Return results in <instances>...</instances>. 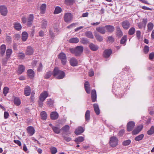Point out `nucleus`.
I'll use <instances>...</instances> for the list:
<instances>
[{
	"mask_svg": "<svg viewBox=\"0 0 154 154\" xmlns=\"http://www.w3.org/2000/svg\"><path fill=\"white\" fill-rule=\"evenodd\" d=\"M53 75L58 79H61L65 77V73L63 71L60 70L58 68L56 67L54 70Z\"/></svg>",
	"mask_w": 154,
	"mask_h": 154,
	"instance_id": "nucleus-1",
	"label": "nucleus"
},
{
	"mask_svg": "<svg viewBox=\"0 0 154 154\" xmlns=\"http://www.w3.org/2000/svg\"><path fill=\"white\" fill-rule=\"evenodd\" d=\"M84 48L82 46H77L75 48H71L70 51L72 54H74L76 56H79L83 52Z\"/></svg>",
	"mask_w": 154,
	"mask_h": 154,
	"instance_id": "nucleus-2",
	"label": "nucleus"
},
{
	"mask_svg": "<svg viewBox=\"0 0 154 154\" xmlns=\"http://www.w3.org/2000/svg\"><path fill=\"white\" fill-rule=\"evenodd\" d=\"M58 58L61 61V63L63 65H65L66 62V54L63 53L61 52L58 55Z\"/></svg>",
	"mask_w": 154,
	"mask_h": 154,
	"instance_id": "nucleus-3",
	"label": "nucleus"
},
{
	"mask_svg": "<svg viewBox=\"0 0 154 154\" xmlns=\"http://www.w3.org/2000/svg\"><path fill=\"white\" fill-rule=\"evenodd\" d=\"M118 140L116 137H113L110 138L109 143L111 146L115 147L118 144Z\"/></svg>",
	"mask_w": 154,
	"mask_h": 154,
	"instance_id": "nucleus-4",
	"label": "nucleus"
},
{
	"mask_svg": "<svg viewBox=\"0 0 154 154\" xmlns=\"http://www.w3.org/2000/svg\"><path fill=\"white\" fill-rule=\"evenodd\" d=\"M72 15L71 13H67L65 14L64 20L66 22H70L72 19Z\"/></svg>",
	"mask_w": 154,
	"mask_h": 154,
	"instance_id": "nucleus-5",
	"label": "nucleus"
},
{
	"mask_svg": "<svg viewBox=\"0 0 154 154\" xmlns=\"http://www.w3.org/2000/svg\"><path fill=\"white\" fill-rule=\"evenodd\" d=\"M0 12L1 14L3 16H6L8 13L7 8L4 5L0 6Z\"/></svg>",
	"mask_w": 154,
	"mask_h": 154,
	"instance_id": "nucleus-6",
	"label": "nucleus"
},
{
	"mask_svg": "<svg viewBox=\"0 0 154 154\" xmlns=\"http://www.w3.org/2000/svg\"><path fill=\"white\" fill-rule=\"evenodd\" d=\"M70 65L72 66H77L78 61L74 57H72L70 58L69 60Z\"/></svg>",
	"mask_w": 154,
	"mask_h": 154,
	"instance_id": "nucleus-7",
	"label": "nucleus"
},
{
	"mask_svg": "<svg viewBox=\"0 0 154 154\" xmlns=\"http://www.w3.org/2000/svg\"><path fill=\"white\" fill-rule=\"evenodd\" d=\"M48 93L46 91H45L41 94L39 97V100L41 101H44L48 97Z\"/></svg>",
	"mask_w": 154,
	"mask_h": 154,
	"instance_id": "nucleus-8",
	"label": "nucleus"
},
{
	"mask_svg": "<svg viewBox=\"0 0 154 154\" xmlns=\"http://www.w3.org/2000/svg\"><path fill=\"white\" fill-rule=\"evenodd\" d=\"M33 48L31 46H28L27 47L25 52L26 55H32L33 54Z\"/></svg>",
	"mask_w": 154,
	"mask_h": 154,
	"instance_id": "nucleus-9",
	"label": "nucleus"
},
{
	"mask_svg": "<svg viewBox=\"0 0 154 154\" xmlns=\"http://www.w3.org/2000/svg\"><path fill=\"white\" fill-rule=\"evenodd\" d=\"M122 25L124 29H127L130 27V24L128 20H125L122 22Z\"/></svg>",
	"mask_w": 154,
	"mask_h": 154,
	"instance_id": "nucleus-10",
	"label": "nucleus"
},
{
	"mask_svg": "<svg viewBox=\"0 0 154 154\" xmlns=\"http://www.w3.org/2000/svg\"><path fill=\"white\" fill-rule=\"evenodd\" d=\"M143 128V126L142 125H140L138 126L134 130L132 131L133 134H136L139 133L142 130Z\"/></svg>",
	"mask_w": 154,
	"mask_h": 154,
	"instance_id": "nucleus-11",
	"label": "nucleus"
},
{
	"mask_svg": "<svg viewBox=\"0 0 154 154\" xmlns=\"http://www.w3.org/2000/svg\"><path fill=\"white\" fill-rule=\"evenodd\" d=\"M135 125V123L133 121H131L127 124V130L130 131L132 130Z\"/></svg>",
	"mask_w": 154,
	"mask_h": 154,
	"instance_id": "nucleus-12",
	"label": "nucleus"
},
{
	"mask_svg": "<svg viewBox=\"0 0 154 154\" xmlns=\"http://www.w3.org/2000/svg\"><path fill=\"white\" fill-rule=\"evenodd\" d=\"M31 92V88L29 86H26L24 89V94L26 96L30 95Z\"/></svg>",
	"mask_w": 154,
	"mask_h": 154,
	"instance_id": "nucleus-13",
	"label": "nucleus"
},
{
	"mask_svg": "<svg viewBox=\"0 0 154 154\" xmlns=\"http://www.w3.org/2000/svg\"><path fill=\"white\" fill-rule=\"evenodd\" d=\"M105 27H98L96 28V30L102 34H104L105 33L106 31Z\"/></svg>",
	"mask_w": 154,
	"mask_h": 154,
	"instance_id": "nucleus-14",
	"label": "nucleus"
},
{
	"mask_svg": "<svg viewBox=\"0 0 154 154\" xmlns=\"http://www.w3.org/2000/svg\"><path fill=\"white\" fill-rule=\"evenodd\" d=\"M58 114L56 112H53L51 113L50 117L52 120H56L58 117Z\"/></svg>",
	"mask_w": 154,
	"mask_h": 154,
	"instance_id": "nucleus-15",
	"label": "nucleus"
},
{
	"mask_svg": "<svg viewBox=\"0 0 154 154\" xmlns=\"http://www.w3.org/2000/svg\"><path fill=\"white\" fill-rule=\"evenodd\" d=\"M25 67L22 65H20L18 67V69L17 71L18 74H22L25 71Z\"/></svg>",
	"mask_w": 154,
	"mask_h": 154,
	"instance_id": "nucleus-16",
	"label": "nucleus"
},
{
	"mask_svg": "<svg viewBox=\"0 0 154 154\" xmlns=\"http://www.w3.org/2000/svg\"><path fill=\"white\" fill-rule=\"evenodd\" d=\"M85 88L86 92L88 94L90 93V87L88 82L86 81L85 83Z\"/></svg>",
	"mask_w": 154,
	"mask_h": 154,
	"instance_id": "nucleus-17",
	"label": "nucleus"
},
{
	"mask_svg": "<svg viewBox=\"0 0 154 154\" xmlns=\"http://www.w3.org/2000/svg\"><path fill=\"white\" fill-rule=\"evenodd\" d=\"M112 51L110 49H108L104 51L103 53L104 56L106 58L108 57L111 54Z\"/></svg>",
	"mask_w": 154,
	"mask_h": 154,
	"instance_id": "nucleus-18",
	"label": "nucleus"
},
{
	"mask_svg": "<svg viewBox=\"0 0 154 154\" xmlns=\"http://www.w3.org/2000/svg\"><path fill=\"white\" fill-rule=\"evenodd\" d=\"M34 19L33 15L32 14H30L29 15L28 18L27 25L28 26H30L33 21Z\"/></svg>",
	"mask_w": 154,
	"mask_h": 154,
	"instance_id": "nucleus-19",
	"label": "nucleus"
},
{
	"mask_svg": "<svg viewBox=\"0 0 154 154\" xmlns=\"http://www.w3.org/2000/svg\"><path fill=\"white\" fill-rule=\"evenodd\" d=\"M27 73L28 76L30 79H32L34 76V72L32 69H28Z\"/></svg>",
	"mask_w": 154,
	"mask_h": 154,
	"instance_id": "nucleus-20",
	"label": "nucleus"
},
{
	"mask_svg": "<svg viewBox=\"0 0 154 154\" xmlns=\"http://www.w3.org/2000/svg\"><path fill=\"white\" fill-rule=\"evenodd\" d=\"M84 131L83 128L81 127H79L75 130V133L76 134L79 135L83 133Z\"/></svg>",
	"mask_w": 154,
	"mask_h": 154,
	"instance_id": "nucleus-21",
	"label": "nucleus"
},
{
	"mask_svg": "<svg viewBox=\"0 0 154 154\" xmlns=\"http://www.w3.org/2000/svg\"><path fill=\"white\" fill-rule=\"evenodd\" d=\"M91 98L93 102H94L96 101L97 95L96 91L95 90H93L91 91Z\"/></svg>",
	"mask_w": 154,
	"mask_h": 154,
	"instance_id": "nucleus-22",
	"label": "nucleus"
},
{
	"mask_svg": "<svg viewBox=\"0 0 154 154\" xmlns=\"http://www.w3.org/2000/svg\"><path fill=\"white\" fill-rule=\"evenodd\" d=\"M28 133L30 136L33 135L35 133L34 128L32 126L28 127L27 129Z\"/></svg>",
	"mask_w": 154,
	"mask_h": 154,
	"instance_id": "nucleus-23",
	"label": "nucleus"
},
{
	"mask_svg": "<svg viewBox=\"0 0 154 154\" xmlns=\"http://www.w3.org/2000/svg\"><path fill=\"white\" fill-rule=\"evenodd\" d=\"M105 27L107 31L110 32H112L114 29V26L111 25H106L105 26Z\"/></svg>",
	"mask_w": 154,
	"mask_h": 154,
	"instance_id": "nucleus-24",
	"label": "nucleus"
},
{
	"mask_svg": "<svg viewBox=\"0 0 154 154\" xmlns=\"http://www.w3.org/2000/svg\"><path fill=\"white\" fill-rule=\"evenodd\" d=\"M28 36V34L26 32H23L22 34V40L23 42L26 41L27 39Z\"/></svg>",
	"mask_w": 154,
	"mask_h": 154,
	"instance_id": "nucleus-25",
	"label": "nucleus"
},
{
	"mask_svg": "<svg viewBox=\"0 0 154 154\" xmlns=\"http://www.w3.org/2000/svg\"><path fill=\"white\" fill-rule=\"evenodd\" d=\"M94 110L97 115H98L100 114V109L97 104L95 103L93 105Z\"/></svg>",
	"mask_w": 154,
	"mask_h": 154,
	"instance_id": "nucleus-26",
	"label": "nucleus"
},
{
	"mask_svg": "<svg viewBox=\"0 0 154 154\" xmlns=\"http://www.w3.org/2000/svg\"><path fill=\"white\" fill-rule=\"evenodd\" d=\"M89 47L91 50L94 51H97L98 48V47L97 45L93 43L90 44L89 45Z\"/></svg>",
	"mask_w": 154,
	"mask_h": 154,
	"instance_id": "nucleus-27",
	"label": "nucleus"
},
{
	"mask_svg": "<svg viewBox=\"0 0 154 154\" xmlns=\"http://www.w3.org/2000/svg\"><path fill=\"white\" fill-rule=\"evenodd\" d=\"M14 25L15 29L18 31L20 30L22 28L21 25L19 23H14Z\"/></svg>",
	"mask_w": 154,
	"mask_h": 154,
	"instance_id": "nucleus-28",
	"label": "nucleus"
},
{
	"mask_svg": "<svg viewBox=\"0 0 154 154\" xmlns=\"http://www.w3.org/2000/svg\"><path fill=\"white\" fill-rule=\"evenodd\" d=\"M12 52V51L11 49H8L6 51V58L8 59L9 58Z\"/></svg>",
	"mask_w": 154,
	"mask_h": 154,
	"instance_id": "nucleus-29",
	"label": "nucleus"
},
{
	"mask_svg": "<svg viewBox=\"0 0 154 154\" xmlns=\"http://www.w3.org/2000/svg\"><path fill=\"white\" fill-rule=\"evenodd\" d=\"M94 35L97 40L99 42H101L103 41V38L102 36L97 33L96 32H94Z\"/></svg>",
	"mask_w": 154,
	"mask_h": 154,
	"instance_id": "nucleus-30",
	"label": "nucleus"
},
{
	"mask_svg": "<svg viewBox=\"0 0 154 154\" xmlns=\"http://www.w3.org/2000/svg\"><path fill=\"white\" fill-rule=\"evenodd\" d=\"M90 112L89 110H87L85 112V118L86 121L88 122L89 120L90 116Z\"/></svg>",
	"mask_w": 154,
	"mask_h": 154,
	"instance_id": "nucleus-31",
	"label": "nucleus"
},
{
	"mask_svg": "<svg viewBox=\"0 0 154 154\" xmlns=\"http://www.w3.org/2000/svg\"><path fill=\"white\" fill-rule=\"evenodd\" d=\"M41 119L43 120H45L47 118V114L44 111H42L40 113Z\"/></svg>",
	"mask_w": 154,
	"mask_h": 154,
	"instance_id": "nucleus-32",
	"label": "nucleus"
},
{
	"mask_svg": "<svg viewBox=\"0 0 154 154\" xmlns=\"http://www.w3.org/2000/svg\"><path fill=\"white\" fill-rule=\"evenodd\" d=\"M84 140V137L82 136H79L75 138V141L78 143H81L83 142Z\"/></svg>",
	"mask_w": 154,
	"mask_h": 154,
	"instance_id": "nucleus-33",
	"label": "nucleus"
},
{
	"mask_svg": "<svg viewBox=\"0 0 154 154\" xmlns=\"http://www.w3.org/2000/svg\"><path fill=\"white\" fill-rule=\"evenodd\" d=\"M6 49V46L5 45H2L0 47L1 54L2 55L4 54Z\"/></svg>",
	"mask_w": 154,
	"mask_h": 154,
	"instance_id": "nucleus-34",
	"label": "nucleus"
},
{
	"mask_svg": "<svg viewBox=\"0 0 154 154\" xmlns=\"http://www.w3.org/2000/svg\"><path fill=\"white\" fill-rule=\"evenodd\" d=\"M46 8V5L45 4H42L41 7V11L42 14H44L45 13V11Z\"/></svg>",
	"mask_w": 154,
	"mask_h": 154,
	"instance_id": "nucleus-35",
	"label": "nucleus"
},
{
	"mask_svg": "<svg viewBox=\"0 0 154 154\" xmlns=\"http://www.w3.org/2000/svg\"><path fill=\"white\" fill-rule=\"evenodd\" d=\"M85 35L87 37L91 38H93L94 36L92 32L90 31H87L85 33Z\"/></svg>",
	"mask_w": 154,
	"mask_h": 154,
	"instance_id": "nucleus-36",
	"label": "nucleus"
},
{
	"mask_svg": "<svg viewBox=\"0 0 154 154\" xmlns=\"http://www.w3.org/2000/svg\"><path fill=\"white\" fill-rule=\"evenodd\" d=\"M117 35L119 37H121L123 35L122 32L120 28L117 27Z\"/></svg>",
	"mask_w": 154,
	"mask_h": 154,
	"instance_id": "nucleus-37",
	"label": "nucleus"
},
{
	"mask_svg": "<svg viewBox=\"0 0 154 154\" xmlns=\"http://www.w3.org/2000/svg\"><path fill=\"white\" fill-rule=\"evenodd\" d=\"M14 101V103L17 106L19 105L21 103L20 100L17 97L15 98Z\"/></svg>",
	"mask_w": 154,
	"mask_h": 154,
	"instance_id": "nucleus-38",
	"label": "nucleus"
},
{
	"mask_svg": "<svg viewBox=\"0 0 154 154\" xmlns=\"http://www.w3.org/2000/svg\"><path fill=\"white\" fill-rule=\"evenodd\" d=\"M79 40L77 38H71L69 40V42L70 43H77L79 42Z\"/></svg>",
	"mask_w": 154,
	"mask_h": 154,
	"instance_id": "nucleus-39",
	"label": "nucleus"
},
{
	"mask_svg": "<svg viewBox=\"0 0 154 154\" xmlns=\"http://www.w3.org/2000/svg\"><path fill=\"white\" fill-rule=\"evenodd\" d=\"M52 128L53 131L55 133L58 134L60 133V130L59 128L56 127L52 126Z\"/></svg>",
	"mask_w": 154,
	"mask_h": 154,
	"instance_id": "nucleus-40",
	"label": "nucleus"
},
{
	"mask_svg": "<svg viewBox=\"0 0 154 154\" xmlns=\"http://www.w3.org/2000/svg\"><path fill=\"white\" fill-rule=\"evenodd\" d=\"M74 2V0H65V3L68 5H72Z\"/></svg>",
	"mask_w": 154,
	"mask_h": 154,
	"instance_id": "nucleus-41",
	"label": "nucleus"
},
{
	"mask_svg": "<svg viewBox=\"0 0 154 154\" xmlns=\"http://www.w3.org/2000/svg\"><path fill=\"white\" fill-rule=\"evenodd\" d=\"M144 136L143 134H140L137 136L135 137L134 140L136 141H139L142 139Z\"/></svg>",
	"mask_w": 154,
	"mask_h": 154,
	"instance_id": "nucleus-42",
	"label": "nucleus"
},
{
	"mask_svg": "<svg viewBox=\"0 0 154 154\" xmlns=\"http://www.w3.org/2000/svg\"><path fill=\"white\" fill-rule=\"evenodd\" d=\"M61 11V8L59 6H57L56 8L54 13V14H58L60 13Z\"/></svg>",
	"mask_w": 154,
	"mask_h": 154,
	"instance_id": "nucleus-43",
	"label": "nucleus"
},
{
	"mask_svg": "<svg viewBox=\"0 0 154 154\" xmlns=\"http://www.w3.org/2000/svg\"><path fill=\"white\" fill-rule=\"evenodd\" d=\"M81 42L83 44H87L88 43V41L85 38H81Z\"/></svg>",
	"mask_w": 154,
	"mask_h": 154,
	"instance_id": "nucleus-44",
	"label": "nucleus"
},
{
	"mask_svg": "<svg viewBox=\"0 0 154 154\" xmlns=\"http://www.w3.org/2000/svg\"><path fill=\"white\" fill-rule=\"evenodd\" d=\"M154 133V126H152L150 129L147 131V134L148 135H151Z\"/></svg>",
	"mask_w": 154,
	"mask_h": 154,
	"instance_id": "nucleus-45",
	"label": "nucleus"
},
{
	"mask_svg": "<svg viewBox=\"0 0 154 154\" xmlns=\"http://www.w3.org/2000/svg\"><path fill=\"white\" fill-rule=\"evenodd\" d=\"M51 152L52 154H55L57 152V148L54 147H51L50 148Z\"/></svg>",
	"mask_w": 154,
	"mask_h": 154,
	"instance_id": "nucleus-46",
	"label": "nucleus"
},
{
	"mask_svg": "<svg viewBox=\"0 0 154 154\" xmlns=\"http://www.w3.org/2000/svg\"><path fill=\"white\" fill-rule=\"evenodd\" d=\"M135 29L134 27L131 28L128 31V34L130 35L134 34L135 32Z\"/></svg>",
	"mask_w": 154,
	"mask_h": 154,
	"instance_id": "nucleus-47",
	"label": "nucleus"
},
{
	"mask_svg": "<svg viewBox=\"0 0 154 154\" xmlns=\"http://www.w3.org/2000/svg\"><path fill=\"white\" fill-rule=\"evenodd\" d=\"M149 47L147 45H145L143 49V52L145 54H147L149 51Z\"/></svg>",
	"mask_w": 154,
	"mask_h": 154,
	"instance_id": "nucleus-48",
	"label": "nucleus"
},
{
	"mask_svg": "<svg viewBox=\"0 0 154 154\" xmlns=\"http://www.w3.org/2000/svg\"><path fill=\"white\" fill-rule=\"evenodd\" d=\"M131 141L130 140H127L123 142L122 145L125 146L128 145L131 143Z\"/></svg>",
	"mask_w": 154,
	"mask_h": 154,
	"instance_id": "nucleus-49",
	"label": "nucleus"
},
{
	"mask_svg": "<svg viewBox=\"0 0 154 154\" xmlns=\"http://www.w3.org/2000/svg\"><path fill=\"white\" fill-rule=\"evenodd\" d=\"M9 90V88L8 87H5L4 88L3 90V93L5 96H6L7 94L8 93Z\"/></svg>",
	"mask_w": 154,
	"mask_h": 154,
	"instance_id": "nucleus-50",
	"label": "nucleus"
},
{
	"mask_svg": "<svg viewBox=\"0 0 154 154\" xmlns=\"http://www.w3.org/2000/svg\"><path fill=\"white\" fill-rule=\"evenodd\" d=\"M48 101L47 102V104L49 106H52L54 103V101L51 99H48Z\"/></svg>",
	"mask_w": 154,
	"mask_h": 154,
	"instance_id": "nucleus-51",
	"label": "nucleus"
},
{
	"mask_svg": "<svg viewBox=\"0 0 154 154\" xmlns=\"http://www.w3.org/2000/svg\"><path fill=\"white\" fill-rule=\"evenodd\" d=\"M153 26L154 25L152 23H149L147 25L148 29L150 31L152 29Z\"/></svg>",
	"mask_w": 154,
	"mask_h": 154,
	"instance_id": "nucleus-52",
	"label": "nucleus"
},
{
	"mask_svg": "<svg viewBox=\"0 0 154 154\" xmlns=\"http://www.w3.org/2000/svg\"><path fill=\"white\" fill-rule=\"evenodd\" d=\"M127 40V36L124 35L122 38L121 40V43L122 44H124Z\"/></svg>",
	"mask_w": 154,
	"mask_h": 154,
	"instance_id": "nucleus-53",
	"label": "nucleus"
},
{
	"mask_svg": "<svg viewBox=\"0 0 154 154\" xmlns=\"http://www.w3.org/2000/svg\"><path fill=\"white\" fill-rule=\"evenodd\" d=\"M52 73L51 71L47 72L45 76V79L49 78L51 75Z\"/></svg>",
	"mask_w": 154,
	"mask_h": 154,
	"instance_id": "nucleus-54",
	"label": "nucleus"
},
{
	"mask_svg": "<svg viewBox=\"0 0 154 154\" xmlns=\"http://www.w3.org/2000/svg\"><path fill=\"white\" fill-rule=\"evenodd\" d=\"M43 68V66L41 63H39L38 66L37 68V70L38 71L40 72L41 71Z\"/></svg>",
	"mask_w": 154,
	"mask_h": 154,
	"instance_id": "nucleus-55",
	"label": "nucleus"
},
{
	"mask_svg": "<svg viewBox=\"0 0 154 154\" xmlns=\"http://www.w3.org/2000/svg\"><path fill=\"white\" fill-rule=\"evenodd\" d=\"M69 127L68 125H65L62 128V129L65 132L68 131L69 130Z\"/></svg>",
	"mask_w": 154,
	"mask_h": 154,
	"instance_id": "nucleus-56",
	"label": "nucleus"
},
{
	"mask_svg": "<svg viewBox=\"0 0 154 154\" xmlns=\"http://www.w3.org/2000/svg\"><path fill=\"white\" fill-rule=\"evenodd\" d=\"M154 57V52H152L150 53L149 55V58L150 60H152L153 59Z\"/></svg>",
	"mask_w": 154,
	"mask_h": 154,
	"instance_id": "nucleus-57",
	"label": "nucleus"
},
{
	"mask_svg": "<svg viewBox=\"0 0 154 154\" xmlns=\"http://www.w3.org/2000/svg\"><path fill=\"white\" fill-rule=\"evenodd\" d=\"M47 25V21L45 20H44L42 21V27L43 28L45 27L46 25Z\"/></svg>",
	"mask_w": 154,
	"mask_h": 154,
	"instance_id": "nucleus-58",
	"label": "nucleus"
},
{
	"mask_svg": "<svg viewBox=\"0 0 154 154\" xmlns=\"http://www.w3.org/2000/svg\"><path fill=\"white\" fill-rule=\"evenodd\" d=\"M25 57V54L24 53L21 52L19 54L18 57L20 59H23Z\"/></svg>",
	"mask_w": 154,
	"mask_h": 154,
	"instance_id": "nucleus-59",
	"label": "nucleus"
},
{
	"mask_svg": "<svg viewBox=\"0 0 154 154\" xmlns=\"http://www.w3.org/2000/svg\"><path fill=\"white\" fill-rule=\"evenodd\" d=\"M64 139L66 142H68L70 141L72 139L69 137L64 136Z\"/></svg>",
	"mask_w": 154,
	"mask_h": 154,
	"instance_id": "nucleus-60",
	"label": "nucleus"
},
{
	"mask_svg": "<svg viewBox=\"0 0 154 154\" xmlns=\"http://www.w3.org/2000/svg\"><path fill=\"white\" fill-rule=\"evenodd\" d=\"M140 35H141L140 32L139 30L137 31L136 32V36H137V38L139 39H140Z\"/></svg>",
	"mask_w": 154,
	"mask_h": 154,
	"instance_id": "nucleus-61",
	"label": "nucleus"
},
{
	"mask_svg": "<svg viewBox=\"0 0 154 154\" xmlns=\"http://www.w3.org/2000/svg\"><path fill=\"white\" fill-rule=\"evenodd\" d=\"M108 41L110 42H114V39L112 36H109L108 38Z\"/></svg>",
	"mask_w": 154,
	"mask_h": 154,
	"instance_id": "nucleus-62",
	"label": "nucleus"
},
{
	"mask_svg": "<svg viewBox=\"0 0 154 154\" xmlns=\"http://www.w3.org/2000/svg\"><path fill=\"white\" fill-rule=\"evenodd\" d=\"M14 142L16 144H18L19 146H20L21 145L20 141L19 140H14Z\"/></svg>",
	"mask_w": 154,
	"mask_h": 154,
	"instance_id": "nucleus-63",
	"label": "nucleus"
},
{
	"mask_svg": "<svg viewBox=\"0 0 154 154\" xmlns=\"http://www.w3.org/2000/svg\"><path fill=\"white\" fill-rule=\"evenodd\" d=\"M20 37V35L19 34H16L14 36V38L16 40H18L19 39Z\"/></svg>",
	"mask_w": 154,
	"mask_h": 154,
	"instance_id": "nucleus-64",
	"label": "nucleus"
}]
</instances>
